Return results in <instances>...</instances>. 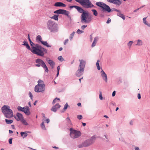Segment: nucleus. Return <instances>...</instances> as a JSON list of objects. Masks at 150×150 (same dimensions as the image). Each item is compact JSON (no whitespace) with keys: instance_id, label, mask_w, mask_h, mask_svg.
<instances>
[{"instance_id":"1","label":"nucleus","mask_w":150,"mask_h":150,"mask_svg":"<svg viewBox=\"0 0 150 150\" xmlns=\"http://www.w3.org/2000/svg\"><path fill=\"white\" fill-rule=\"evenodd\" d=\"M30 42V45L32 47L30 49L31 51L33 53L36 54L38 55L43 56L44 55V52L45 51V49L37 44L35 45V47H34L33 45H34V44L31 41Z\"/></svg>"},{"instance_id":"2","label":"nucleus","mask_w":150,"mask_h":150,"mask_svg":"<svg viewBox=\"0 0 150 150\" xmlns=\"http://www.w3.org/2000/svg\"><path fill=\"white\" fill-rule=\"evenodd\" d=\"M79 61L80 64L78 69L76 73V75L78 77H79L83 74L86 63V61L83 59H79Z\"/></svg>"},{"instance_id":"3","label":"nucleus","mask_w":150,"mask_h":150,"mask_svg":"<svg viewBox=\"0 0 150 150\" xmlns=\"http://www.w3.org/2000/svg\"><path fill=\"white\" fill-rule=\"evenodd\" d=\"M92 19V15L88 12H83L81 15V21L82 23H89Z\"/></svg>"},{"instance_id":"4","label":"nucleus","mask_w":150,"mask_h":150,"mask_svg":"<svg viewBox=\"0 0 150 150\" xmlns=\"http://www.w3.org/2000/svg\"><path fill=\"white\" fill-rule=\"evenodd\" d=\"M1 110L6 117L10 118L13 117V113L9 106L4 105L2 107Z\"/></svg>"},{"instance_id":"5","label":"nucleus","mask_w":150,"mask_h":150,"mask_svg":"<svg viewBox=\"0 0 150 150\" xmlns=\"http://www.w3.org/2000/svg\"><path fill=\"white\" fill-rule=\"evenodd\" d=\"M75 1L86 8H91L94 7V5L89 0H75Z\"/></svg>"},{"instance_id":"6","label":"nucleus","mask_w":150,"mask_h":150,"mask_svg":"<svg viewBox=\"0 0 150 150\" xmlns=\"http://www.w3.org/2000/svg\"><path fill=\"white\" fill-rule=\"evenodd\" d=\"M47 25L48 28L51 32H54L57 31V27L55 23L51 20L48 21Z\"/></svg>"},{"instance_id":"7","label":"nucleus","mask_w":150,"mask_h":150,"mask_svg":"<svg viewBox=\"0 0 150 150\" xmlns=\"http://www.w3.org/2000/svg\"><path fill=\"white\" fill-rule=\"evenodd\" d=\"M96 4L98 6L102 8L103 10L110 12L111 11V9L110 7L106 4L101 2H98L96 3Z\"/></svg>"},{"instance_id":"8","label":"nucleus","mask_w":150,"mask_h":150,"mask_svg":"<svg viewBox=\"0 0 150 150\" xmlns=\"http://www.w3.org/2000/svg\"><path fill=\"white\" fill-rule=\"evenodd\" d=\"M81 133L80 131L75 130L71 131L70 135L73 139L76 138L81 136Z\"/></svg>"},{"instance_id":"9","label":"nucleus","mask_w":150,"mask_h":150,"mask_svg":"<svg viewBox=\"0 0 150 150\" xmlns=\"http://www.w3.org/2000/svg\"><path fill=\"white\" fill-rule=\"evenodd\" d=\"M17 109L19 111L23 112L27 115H29L30 114V112L29 111V108L28 106L23 108H22L21 106H18Z\"/></svg>"},{"instance_id":"10","label":"nucleus","mask_w":150,"mask_h":150,"mask_svg":"<svg viewBox=\"0 0 150 150\" xmlns=\"http://www.w3.org/2000/svg\"><path fill=\"white\" fill-rule=\"evenodd\" d=\"M45 90V85H36L35 87V91L36 92H43Z\"/></svg>"},{"instance_id":"11","label":"nucleus","mask_w":150,"mask_h":150,"mask_svg":"<svg viewBox=\"0 0 150 150\" xmlns=\"http://www.w3.org/2000/svg\"><path fill=\"white\" fill-rule=\"evenodd\" d=\"M54 13L57 14H64L67 16H68L69 14V12L66 10L61 9L57 10L54 11Z\"/></svg>"},{"instance_id":"12","label":"nucleus","mask_w":150,"mask_h":150,"mask_svg":"<svg viewBox=\"0 0 150 150\" xmlns=\"http://www.w3.org/2000/svg\"><path fill=\"white\" fill-rule=\"evenodd\" d=\"M107 1L110 3L113 4L117 6H119L122 3L120 0H107Z\"/></svg>"},{"instance_id":"13","label":"nucleus","mask_w":150,"mask_h":150,"mask_svg":"<svg viewBox=\"0 0 150 150\" xmlns=\"http://www.w3.org/2000/svg\"><path fill=\"white\" fill-rule=\"evenodd\" d=\"M96 140L95 137L93 136L91 137L90 139L86 141L88 146L93 143Z\"/></svg>"},{"instance_id":"14","label":"nucleus","mask_w":150,"mask_h":150,"mask_svg":"<svg viewBox=\"0 0 150 150\" xmlns=\"http://www.w3.org/2000/svg\"><path fill=\"white\" fill-rule=\"evenodd\" d=\"M17 121H21L23 117L22 114L18 112L16 114V116L15 117Z\"/></svg>"},{"instance_id":"15","label":"nucleus","mask_w":150,"mask_h":150,"mask_svg":"<svg viewBox=\"0 0 150 150\" xmlns=\"http://www.w3.org/2000/svg\"><path fill=\"white\" fill-rule=\"evenodd\" d=\"M60 105L58 103H57L55 106H54L51 109V110L54 112H56L58 108L60 107Z\"/></svg>"},{"instance_id":"16","label":"nucleus","mask_w":150,"mask_h":150,"mask_svg":"<svg viewBox=\"0 0 150 150\" xmlns=\"http://www.w3.org/2000/svg\"><path fill=\"white\" fill-rule=\"evenodd\" d=\"M101 76L103 78V80H104L106 82H107L108 79L107 76L106 74L103 70H102L101 71Z\"/></svg>"},{"instance_id":"17","label":"nucleus","mask_w":150,"mask_h":150,"mask_svg":"<svg viewBox=\"0 0 150 150\" xmlns=\"http://www.w3.org/2000/svg\"><path fill=\"white\" fill-rule=\"evenodd\" d=\"M54 6L57 7H65L66 6V5L62 3V2H58L54 4Z\"/></svg>"},{"instance_id":"18","label":"nucleus","mask_w":150,"mask_h":150,"mask_svg":"<svg viewBox=\"0 0 150 150\" xmlns=\"http://www.w3.org/2000/svg\"><path fill=\"white\" fill-rule=\"evenodd\" d=\"M36 62L37 63L40 64L41 66L42 65L45 63L42 60L40 59H37L36 60Z\"/></svg>"},{"instance_id":"19","label":"nucleus","mask_w":150,"mask_h":150,"mask_svg":"<svg viewBox=\"0 0 150 150\" xmlns=\"http://www.w3.org/2000/svg\"><path fill=\"white\" fill-rule=\"evenodd\" d=\"M48 63L50 64V66L52 67V68H53L54 65V63L52 60H48V59H46Z\"/></svg>"},{"instance_id":"20","label":"nucleus","mask_w":150,"mask_h":150,"mask_svg":"<svg viewBox=\"0 0 150 150\" xmlns=\"http://www.w3.org/2000/svg\"><path fill=\"white\" fill-rule=\"evenodd\" d=\"M88 146V144L87 143L86 141L82 143V144L78 145L79 148H81L84 147H86Z\"/></svg>"},{"instance_id":"21","label":"nucleus","mask_w":150,"mask_h":150,"mask_svg":"<svg viewBox=\"0 0 150 150\" xmlns=\"http://www.w3.org/2000/svg\"><path fill=\"white\" fill-rule=\"evenodd\" d=\"M76 9L80 13H82L83 12H85L82 8L78 6L76 7Z\"/></svg>"},{"instance_id":"22","label":"nucleus","mask_w":150,"mask_h":150,"mask_svg":"<svg viewBox=\"0 0 150 150\" xmlns=\"http://www.w3.org/2000/svg\"><path fill=\"white\" fill-rule=\"evenodd\" d=\"M21 136L23 138H25L26 137L27 135L28 134L26 132H21Z\"/></svg>"},{"instance_id":"23","label":"nucleus","mask_w":150,"mask_h":150,"mask_svg":"<svg viewBox=\"0 0 150 150\" xmlns=\"http://www.w3.org/2000/svg\"><path fill=\"white\" fill-rule=\"evenodd\" d=\"M23 45H25L26 46L27 48L29 50L30 49V47L29 45L28 44V42H26L25 41H24L23 42Z\"/></svg>"},{"instance_id":"24","label":"nucleus","mask_w":150,"mask_h":150,"mask_svg":"<svg viewBox=\"0 0 150 150\" xmlns=\"http://www.w3.org/2000/svg\"><path fill=\"white\" fill-rule=\"evenodd\" d=\"M58 17H59V15H54L52 17H51L50 18H51L54 19L55 20L58 21Z\"/></svg>"},{"instance_id":"25","label":"nucleus","mask_w":150,"mask_h":150,"mask_svg":"<svg viewBox=\"0 0 150 150\" xmlns=\"http://www.w3.org/2000/svg\"><path fill=\"white\" fill-rule=\"evenodd\" d=\"M41 43L44 45L48 47H51V46L48 45V43L47 42L42 41L41 42Z\"/></svg>"},{"instance_id":"26","label":"nucleus","mask_w":150,"mask_h":150,"mask_svg":"<svg viewBox=\"0 0 150 150\" xmlns=\"http://www.w3.org/2000/svg\"><path fill=\"white\" fill-rule=\"evenodd\" d=\"M37 85H42V86H43V85H45L43 81L42 80L40 79L38 81V84Z\"/></svg>"},{"instance_id":"27","label":"nucleus","mask_w":150,"mask_h":150,"mask_svg":"<svg viewBox=\"0 0 150 150\" xmlns=\"http://www.w3.org/2000/svg\"><path fill=\"white\" fill-rule=\"evenodd\" d=\"M21 122L23 124L25 125H28V124L26 121L23 119V118L21 120Z\"/></svg>"},{"instance_id":"28","label":"nucleus","mask_w":150,"mask_h":150,"mask_svg":"<svg viewBox=\"0 0 150 150\" xmlns=\"http://www.w3.org/2000/svg\"><path fill=\"white\" fill-rule=\"evenodd\" d=\"M42 66L44 68L46 72H47L48 71V69L45 63L42 65Z\"/></svg>"},{"instance_id":"29","label":"nucleus","mask_w":150,"mask_h":150,"mask_svg":"<svg viewBox=\"0 0 150 150\" xmlns=\"http://www.w3.org/2000/svg\"><path fill=\"white\" fill-rule=\"evenodd\" d=\"M5 121L6 123L7 124H10L12 123L13 121L12 120H8L7 119H6L5 120Z\"/></svg>"},{"instance_id":"30","label":"nucleus","mask_w":150,"mask_h":150,"mask_svg":"<svg viewBox=\"0 0 150 150\" xmlns=\"http://www.w3.org/2000/svg\"><path fill=\"white\" fill-rule=\"evenodd\" d=\"M92 11L93 12V14L95 16H97L98 15V13L96 10L95 9H92Z\"/></svg>"},{"instance_id":"31","label":"nucleus","mask_w":150,"mask_h":150,"mask_svg":"<svg viewBox=\"0 0 150 150\" xmlns=\"http://www.w3.org/2000/svg\"><path fill=\"white\" fill-rule=\"evenodd\" d=\"M66 120L67 122V123L69 125H71V121L70 119H69V117H67L66 119Z\"/></svg>"},{"instance_id":"32","label":"nucleus","mask_w":150,"mask_h":150,"mask_svg":"<svg viewBox=\"0 0 150 150\" xmlns=\"http://www.w3.org/2000/svg\"><path fill=\"white\" fill-rule=\"evenodd\" d=\"M100 62V60H97V62L96 63V65L97 67V69L98 70L100 69V67L99 62Z\"/></svg>"},{"instance_id":"33","label":"nucleus","mask_w":150,"mask_h":150,"mask_svg":"<svg viewBox=\"0 0 150 150\" xmlns=\"http://www.w3.org/2000/svg\"><path fill=\"white\" fill-rule=\"evenodd\" d=\"M100 62V60H97V62L96 63V65L97 67V69L98 70L100 69V67L99 62Z\"/></svg>"},{"instance_id":"34","label":"nucleus","mask_w":150,"mask_h":150,"mask_svg":"<svg viewBox=\"0 0 150 150\" xmlns=\"http://www.w3.org/2000/svg\"><path fill=\"white\" fill-rule=\"evenodd\" d=\"M36 40H39L41 42V41H42L41 40H42L41 37L40 35H38L37 36V37H36Z\"/></svg>"},{"instance_id":"35","label":"nucleus","mask_w":150,"mask_h":150,"mask_svg":"<svg viewBox=\"0 0 150 150\" xmlns=\"http://www.w3.org/2000/svg\"><path fill=\"white\" fill-rule=\"evenodd\" d=\"M142 41L139 40H138L137 41V43L136 45H142Z\"/></svg>"},{"instance_id":"36","label":"nucleus","mask_w":150,"mask_h":150,"mask_svg":"<svg viewBox=\"0 0 150 150\" xmlns=\"http://www.w3.org/2000/svg\"><path fill=\"white\" fill-rule=\"evenodd\" d=\"M41 126L42 128L43 129V130H46V128L45 127L44 123V122H42L41 125Z\"/></svg>"},{"instance_id":"37","label":"nucleus","mask_w":150,"mask_h":150,"mask_svg":"<svg viewBox=\"0 0 150 150\" xmlns=\"http://www.w3.org/2000/svg\"><path fill=\"white\" fill-rule=\"evenodd\" d=\"M75 32H73L72 33H71L70 36V37H69V38H70V40H71L72 39L73 37H74V34L75 33Z\"/></svg>"},{"instance_id":"38","label":"nucleus","mask_w":150,"mask_h":150,"mask_svg":"<svg viewBox=\"0 0 150 150\" xmlns=\"http://www.w3.org/2000/svg\"><path fill=\"white\" fill-rule=\"evenodd\" d=\"M60 99L59 98H55L53 100L52 102L53 104H54L56 103L57 100H59Z\"/></svg>"},{"instance_id":"39","label":"nucleus","mask_w":150,"mask_h":150,"mask_svg":"<svg viewBox=\"0 0 150 150\" xmlns=\"http://www.w3.org/2000/svg\"><path fill=\"white\" fill-rule=\"evenodd\" d=\"M60 69V66H58L57 67V77L59 75Z\"/></svg>"},{"instance_id":"40","label":"nucleus","mask_w":150,"mask_h":150,"mask_svg":"<svg viewBox=\"0 0 150 150\" xmlns=\"http://www.w3.org/2000/svg\"><path fill=\"white\" fill-rule=\"evenodd\" d=\"M146 17L143 18V22L145 24H147V22L146 21Z\"/></svg>"},{"instance_id":"41","label":"nucleus","mask_w":150,"mask_h":150,"mask_svg":"<svg viewBox=\"0 0 150 150\" xmlns=\"http://www.w3.org/2000/svg\"><path fill=\"white\" fill-rule=\"evenodd\" d=\"M99 98L101 100H102L103 99V97L102 95L101 92H100V94L99 95Z\"/></svg>"},{"instance_id":"42","label":"nucleus","mask_w":150,"mask_h":150,"mask_svg":"<svg viewBox=\"0 0 150 150\" xmlns=\"http://www.w3.org/2000/svg\"><path fill=\"white\" fill-rule=\"evenodd\" d=\"M77 118L79 120H81L82 118V116L81 115H78L77 116Z\"/></svg>"},{"instance_id":"43","label":"nucleus","mask_w":150,"mask_h":150,"mask_svg":"<svg viewBox=\"0 0 150 150\" xmlns=\"http://www.w3.org/2000/svg\"><path fill=\"white\" fill-rule=\"evenodd\" d=\"M68 106V105L67 103H66V104L64 105V110H66Z\"/></svg>"},{"instance_id":"44","label":"nucleus","mask_w":150,"mask_h":150,"mask_svg":"<svg viewBox=\"0 0 150 150\" xmlns=\"http://www.w3.org/2000/svg\"><path fill=\"white\" fill-rule=\"evenodd\" d=\"M120 17L122 18L124 20H125V16L122 14H121V15Z\"/></svg>"},{"instance_id":"45","label":"nucleus","mask_w":150,"mask_h":150,"mask_svg":"<svg viewBox=\"0 0 150 150\" xmlns=\"http://www.w3.org/2000/svg\"><path fill=\"white\" fill-rule=\"evenodd\" d=\"M120 17L122 18L124 20H125V16L122 14H121V15Z\"/></svg>"},{"instance_id":"46","label":"nucleus","mask_w":150,"mask_h":150,"mask_svg":"<svg viewBox=\"0 0 150 150\" xmlns=\"http://www.w3.org/2000/svg\"><path fill=\"white\" fill-rule=\"evenodd\" d=\"M28 94H29V96L31 98V99H32V98H33V95H32V93H31V92H29Z\"/></svg>"},{"instance_id":"47","label":"nucleus","mask_w":150,"mask_h":150,"mask_svg":"<svg viewBox=\"0 0 150 150\" xmlns=\"http://www.w3.org/2000/svg\"><path fill=\"white\" fill-rule=\"evenodd\" d=\"M98 37H96L94 38V41H95L96 42H97V41H98Z\"/></svg>"},{"instance_id":"48","label":"nucleus","mask_w":150,"mask_h":150,"mask_svg":"<svg viewBox=\"0 0 150 150\" xmlns=\"http://www.w3.org/2000/svg\"><path fill=\"white\" fill-rule=\"evenodd\" d=\"M68 41L69 40L68 39H66L64 42V44L65 45L67 43H68Z\"/></svg>"},{"instance_id":"49","label":"nucleus","mask_w":150,"mask_h":150,"mask_svg":"<svg viewBox=\"0 0 150 150\" xmlns=\"http://www.w3.org/2000/svg\"><path fill=\"white\" fill-rule=\"evenodd\" d=\"M96 42L95 41H93V43L92 44V47H94L96 45Z\"/></svg>"},{"instance_id":"50","label":"nucleus","mask_w":150,"mask_h":150,"mask_svg":"<svg viewBox=\"0 0 150 150\" xmlns=\"http://www.w3.org/2000/svg\"><path fill=\"white\" fill-rule=\"evenodd\" d=\"M133 43L132 41H130L128 43V45L129 46H131L132 45V43Z\"/></svg>"},{"instance_id":"51","label":"nucleus","mask_w":150,"mask_h":150,"mask_svg":"<svg viewBox=\"0 0 150 150\" xmlns=\"http://www.w3.org/2000/svg\"><path fill=\"white\" fill-rule=\"evenodd\" d=\"M58 59H59V61H62V59H63V58H62V56H59L58 57Z\"/></svg>"},{"instance_id":"52","label":"nucleus","mask_w":150,"mask_h":150,"mask_svg":"<svg viewBox=\"0 0 150 150\" xmlns=\"http://www.w3.org/2000/svg\"><path fill=\"white\" fill-rule=\"evenodd\" d=\"M83 31L80 30V29H78L77 31V33L79 34H80L81 33H82Z\"/></svg>"},{"instance_id":"53","label":"nucleus","mask_w":150,"mask_h":150,"mask_svg":"<svg viewBox=\"0 0 150 150\" xmlns=\"http://www.w3.org/2000/svg\"><path fill=\"white\" fill-rule=\"evenodd\" d=\"M87 27V25H83L81 26V28L83 30L85 28H86Z\"/></svg>"},{"instance_id":"54","label":"nucleus","mask_w":150,"mask_h":150,"mask_svg":"<svg viewBox=\"0 0 150 150\" xmlns=\"http://www.w3.org/2000/svg\"><path fill=\"white\" fill-rule=\"evenodd\" d=\"M111 19L110 18H109L108 19L106 23H109L111 22Z\"/></svg>"},{"instance_id":"55","label":"nucleus","mask_w":150,"mask_h":150,"mask_svg":"<svg viewBox=\"0 0 150 150\" xmlns=\"http://www.w3.org/2000/svg\"><path fill=\"white\" fill-rule=\"evenodd\" d=\"M122 14V13H121V11H120V12H119L118 13H117V16H118L120 17V16L121 15V14Z\"/></svg>"},{"instance_id":"56","label":"nucleus","mask_w":150,"mask_h":150,"mask_svg":"<svg viewBox=\"0 0 150 150\" xmlns=\"http://www.w3.org/2000/svg\"><path fill=\"white\" fill-rule=\"evenodd\" d=\"M12 139H9V142L10 144H12Z\"/></svg>"},{"instance_id":"57","label":"nucleus","mask_w":150,"mask_h":150,"mask_svg":"<svg viewBox=\"0 0 150 150\" xmlns=\"http://www.w3.org/2000/svg\"><path fill=\"white\" fill-rule=\"evenodd\" d=\"M77 6H70V8H75L76 9V7H77Z\"/></svg>"},{"instance_id":"58","label":"nucleus","mask_w":150,"mask_h":150,"mask_svg":"<svg viewBox=\"0 0 150 150\" xmlns=\"http://www.w3.org/2000/svg\"><path fill=\"white\" fill-rule=\"evenodd\" d=\"M137 97L138 98V99H140L141 98V95L139 93L138 94V95H137Z\"/></svg>"},{"instance_id":"59","label":"nucleus","mask_w":150,"mask_h":150,"mask_svg":"<svg viewBox=\"0 0 150 150\" xmlns=\"http://www.w3.org/2000/svg\"><path fill=\"white\" fill-rule=\"evenodd\" d=\"M115 91H114L112 93V96H115Z\"/></svg>"},{"instance_id":"60","label":"nucleus","mask_w":150,"mask_h":150,"mask_svg":"<svg viewBox=\"0 0 150 150\" xmlns=\"http://www.w3.org/2000/svg\"><path fill=\"white\" fill-rule=\"evenodd\" d=\"M139 148L137 147H135V150H139Z\"/></svg>"},{"instance_id":"61","label":"nucleus","mask_w":150,"mask_h":150,"mask_svg":"<svg viewBox=\"0 0 150 150\" xmlns=\"http://www.w3.org/2000/svg\"><path fill=\"white\" fill-rule=\"evenodd\" d=\"M35 65L38 67H40L41 66V65L40 64H35Z\"/></svg>"},{"instance_id":"62","label":"nucleus","mask_w":150,"mask_h":150,"mask_svg":"<svg viewBox=\"0 0 150 150\" xmlns=\"http://www.w3.org/2000/svg\"><path fill=\"white\" fill-rule=\"evenodd\" d=\"M46 122L47 123H49L50 122V120L48 119H46Z\"/></svg>"},{"instance_id":"63","label":"nucleus","mask_w":150,"mask_h":150,"mask_svg":"<svg viewBox=\"0 0 150 150\" xmlns=\"http://www.w3.org/2000/svg\"><path fill=\"white\" fill-rule=\"evenodd\" d=\"M90 39L91 40V41H92V35H90Z\"/></svg>"},{"instance_id":"64","label":"nucleus","mask_w":150,"mask_h":150,"mask_svg":"<svg viewBox=\"0 0 150 150\" xmlns=\"http://www.w3.org/2000/svg\"><path fill=\"white\" fill-rule=\"evenodd\" d=\"M77 105H78V106H81V103H78V104H77Z\"/></svg>"}]
</instances>
